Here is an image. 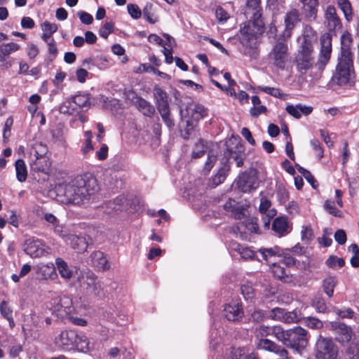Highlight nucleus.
<instances>
[{"mask_svg":"<svg viewBox=\"0 0 359 359\" xmlns=\"http://www.w3.org/2000/svg\"><path fill=\"white\" fill-rule=\"evenodd\" d=\"M311 145L312 146L313 149L316 152V156L319 159L323 158L324 151L321 147V144L319 142V140L313 139L311 140Z\"/></svg>","mask_w":359,"mask_h":359,"instance_id":"60","label":"nucleus"},{"mask_svg":"<svg viewBox=\"0 0 359 359\" xmlns=\"http://www.w3.org/2000/svg\"><path fill=\"white\" fill-rule=\"evenodd\" d=\"M335 330L337 334L336 339L338 341L347 343L351 339L352 330L344 323H339L337 326H336Z\"/></svg>","mask_w":359,"mask_h":359,"instance_id":"25","label":"nucleus"},{"mask_svg":"<svg viewBox=\"0 0 359 359\" xmlns=\"http://www.w3.org/2000/svg\"><path fill=\"white\" fill-rule=\"evenodd\" d=\"M41 28L43 33L41 35V39L45 41L48 42V39H50L51 35L57 32V25L55 23H50L49 22H44L41 25Z\"/></svg>","mask_w":359,"mask_h":359,"instance_id":"37","label":"nucleus"},{"mask_svg":"<svg viewBox=\"0 0 359 359\" xmlns=\"http://www.w3.org/2000/svg\"><path fill=\"white\" fill-rule=\"evenodd\" d=\"M65 242L79 252L85 251L87 248V243L85 238L74 234H70V236H67Z\"/></svg>","mask_w":359,"mask_h":359,"instance_id":"28","label":"nucleus"},{"mask_svg":"<svg viewBox=\"0 0 359 359\" xmlns=\"http://www.w3.org/2000/svg\"><path fill=\"white\" fill-rule=\"evenodd\" d=\"M337 280L335 277L329 276L323 281V288L326 294L331 297L333 295L334 288L336 287Z\"/></svg>","mask_w":359,"mask_h":359,"instance_id":"39","label":"nucleus"},{"mask_svg":"<svg viewBox=\"0 0 359 359\" xmlns=\"http://www.w3.org/2000/svg\"><path fill=\"white\" fill-rule=\"evenodd\" d=\"M305 323L309 327L312 329H320L323 326L322 321L314 317L307 318L305 320Z\"/></svg>","mask_w":359,"mask_h":359,"instance_id":"56","label":"nucleus"},{"mask_svg":"<svg viewBox=\"0 0 359 359\" xmlns=\"http://www.w3.org/2000/svg\"><path fill=\"white\" fill-rule=\"evenodd\" d=\"M284 312L285 309H283L275 308L271 310L269 316L273 320H282V317H283Z\"/></svg>","mask_w":359,"mask_h":359,"instance_id":"61","label":"nucleus"},{"mask_svg":"<svg viewBox=\"0 0 359 359\" xmlns=\"http://www.w3.org/2000/svg\"><path fill=\"white\" fill-rule=\"evenodd\" d=\"M241 290L246 300H251L254 297V290L251 286L243 285L241 286Z\"/></svg>","mask_w":359,"mask_h":359,"instance_id":"59","label":"nucleus"},{"mask_svg":"<svg viewBox=\"0 0 359 359\" xmlns=\"http://www.w3.org/2000/svg\"><path fill=\"white\" fill-rule=\"evenodd\" d=\"M320 48L316 67L320 72L323 71L329 63L332 55V36L330 33L323 34L320 38Z\"/></svg>","mask_w":359,"mask_h":359,"instance_id":"11","label":"nucleus"},{"mask_svg":"<svg viewBox=\"0 0 359 359\" xmlns=\"http://www.w3.org/2000/svg\"><path fill=\"white\" fill-rule=\"evenodd\" d=\"M299 316L294 311H286L285 310L283 317H282V321L290 323L298 321Z\"/></svg>","mask_w":359,"mask_h":359,"instance_id":"57","label":"nucleus"},{"mask_svg":"<svg viewBox=\"0 0 359 359\" xmlns=\"http://www.w3.org/2000/svg\"><path fill=\"white\" fill-rule=\"evenodd\" d=\"M163 121L167 126V127L171 130L175 126V121L171 116L170 107L158 110Z\"/></svg>","mask_w":359,"mask_h":359,"instance_id":"41","label":"nucleus"},{"mask_svg":"<svg viewBox=\"0 0 359 359\" xmlns=\"http://www.w3.org/2000/svg\"><path fill=\"white\" fill-rule=\"evenodd\" d=\"M266 318L265 311L261 309H255L250 314V320L252 322L261 323Z\"/></svg>","mask_w":359,"mask_h":359,"instance_id":"50","label":"nucleus"},{"mask_svg":"<svg viewBox=\"0 0 359 359\" xmlns=\"http://www.w3.org/2000/svg\"><path fill=\"white\" fill-rule=\"evenodd\" d=\"M337 355V349L332 340L320 336L316 344V358L318 359H334Z\"/></svg>","mask_w":359,"mask_h":359,"instance_id":"12","label":"nucleus"},{"mask_svg":"<svg viewBox=\"0 0 359 359\" xmlns=\"http://www.w3.org/2000/svg\"><path fill=\"white\" fill-rule=\"evenodd\" d=\"M259 89L271 96L275 97L281 98L283 95L280 89L277 88H272L268 86H259Z\"/></svg>","mask_w":359,"mask_h":359,"instance_id":"49","label":"nucleus"},{"mask_svg":"<svg viewBox=\"0 0 359 359\" xmlns=\"http://www.w3.org/2000/svg\"><path fill=\"white\" fill-rule=\"evenodd\" d=\"M16 177L20 182H25L27 177V170L25 161L18 159L15 163Z\"/></svg>","mask_w":359,"mask_h":359,"instance_id":"36","label":"nucleus"},{"mask_svg":"<svg viewBox=\"0 0 359 359\" xmlns=\"http://www.w3.org/2000/svg\"><path fill=\"white\" fill-rule=\"evenodd\" d=\"M205 115L203 106L194 104L180 109L182 122L180 123V134L184 140L189 139L194 134L198 121Z\"/></svg>","mask_w":359,"mask_h":359,"instance_id":"3","label":"nucleus"},{"mask_svg":"<svg viewBox=\"0 0 359 359\" xmlns=\"http://www.w3.org/2000/svg\"><path fill=\"white\" fill-rule=\"evenodd\" d=\"M205 152V146L204 144V142L201 140H199L198 142L196 144V150H194L192 153V157L194 158H200L204 155Z\"/></svg>","mask_w":359,"mask_h":359,"instance_id":"52","label":"nucleus"},{"mask_svg":"<svg viewBox=\"0 0 359 359\" xmlns=\"http://www.w3.org/2000/svg\"><path fill=\"white\" fill-rule=\"evenodd\" d=\"M72 103L76 104L79 107H86L90 105L89 97L88 95H76L71 97Z\"/></svg>","mask_w":359,"mask_h":359,"instance_id":"44","label":"nucleus"},{"mask_svg":"<svg viewBox=\"0 0 359 359\" xmlns=\"http://www.w3.org/2000/svg\"><path fill=\"white\" fill-rule=\"evenodd\" d=\"M272 230L279 236H285L290 233V226L287 219L285 217H276L272 224Z\"/></svg>","mask_w":359,"mask_h":359,"instance_id":"21","label":"nucleus"},{"mask_svg":"<svg viewBox=\"0 0 359 359\" xmlns=\"http://www.w3.org/2000/svg\"><path fill=\"white\" fill-rule=\"evenodd\" d=\"M126 198L119 196L112 201H109L105 203V212L107 214H112L114 212L121 211L125 206Z\"/></svg>","mask_w":359,"mask_h":359,"instance_id":"27","label":"nucleus"},{"mask_svg":"<svg viewBox=\"0 0 359 359\" xmlns=\"http://www.w3.org/2000/svg\"><path fill=\"white\" fill-rule=\"evenodd\" d=\"M0 313L3 317L8 320L11 328H13L15 326L13 310L6 301H3L0 304Z\"/></svg>","mask_w":359,"mask_h":359,"instance_id":"35","label":"nucleus"},{"mask_svg":"<svg viewBox=\"0 0 359 359\" xmlns=\"http://www.w3.org/2000/svg\"><path fill=\"white\" fill-rule=\"evenodd\" d=\"M271 271L275 278L283 283H288L291 280V277L286 274L285 269L275 262L272 264Z\"/></svg>","mask_w":359,"mask_h":359,"instance_id":"32","label":"nucleus"},{"mask_svg":"<svg viewBox=\"0 0 359 359\" xmlns=\"http://www.w3.org/2000/svg\"><path fill=\"white\" fill-rule=\"evenodd\" d=\"M72 100L71 98L68 99L67 101L64 102L59 107V111L60 113L64 114H72L74 111V107H72Z\"/></svg>","mask_w":359,"mask_h":359,"instance_id":"55","label":"nucleus"},{"mask_svg":"<svg viewBox=\"0 0 359 359\" xmlns=\"http://www.w3.org/2000/svg\"><path fill=\"white\" fill-rule=\"evenodd\" d=\"M19 49L20 46L15 43L11 42L0 44V62L2 63V69H7L12 66V60L7 59V57Z\"/></svg>","mask_w":359,"mask_h":359,"instance_id":"15","label":"nucleus"},{"mask_svg":"<svg viewBox=\"0 0 359 359\" xmlns=\"http://www.w3.org/2000/svg\"><path fill=\"white\" fill-rule=\"evenodd\" d=\"M55 264L62 278L69 280L73 276V271L62 258H57Z\"/></svg>","mask_w":359,"mask_h":359,"instance_id":"30","label":"nucleus"},{"mask_svg":"<svg viewBox=\"0 0 359 359\" xmlns=\"http://www.w3.org/2000/svg\"><path fill=\"white\" fill-rule=\"evenodd\" d=\"M114 25L111 22H107L100 27L99 34L104 39H107L108 36L113 32Z\"/></svg>","mask_w":359,"mask_h":359,"instance_id":"48","label":"nucleus"},{"mask_svg":"<svg viewBox=\"0 0 359 359\" xmlns=\"http://www.w3.org/2000/svg\"><path fill=\"white\" fill-rule=\"evenodd\" d=\"M231 216L236 219H241L245 217V209L243 206L237 205L233 211L231 212Z\"/></svg>","mask_w":359,"mask_h":359,"instance_id":"62","label":"nucleus"},{"mask_svg":"<svg viewBox=\"0 0 359 359\" xmlns=\"http://www.w3.org/2000/svg\"><path fill=\"white\" fill-rule=\"evenodd\" d=\"M54 303L61 304L65 315L67 316L74 311L72 300L67 296L58 297L54 299Z\"/></svg>","mask_w":359,"mask_h":359,"instance_id":"33","label":"nucleus"},{"mask_svg":"<svg viewBox=\"0 0 359 359\" xmlns=\"http://www.w3.org/2000/svg\"><path fill=\"white\" fill-rule=\"evenodd\" d=\"M306 330L301 327L288 330L285 346L299 352L307 344Z\"/></svg>","mask_w":359,"mask_h":359,"instance_id":"13","label":"nucleus"},{"mask_svg":"<svg viewBox=\"0 0 359 359\" xmlns=\"http://www.w3.org/2000/svg\"><path fill=\"white\" fill-rule=\"evenodd\" d=\"M127 9L129 15L134 19H139L142 15V11L136 4H128Z\"/></svg>","mask_w":359,"mask_h":359,"instance_id":"53","label":"nucleus"},{"mask_svg":"<svg viewBox=\"0 0 359 359\" xmlns=\"http://www.w3.org/2000/svg\"><path fill=\"white\" fill-rule=\"evenodd\" d=\"M231 246L233 250L237 251L241 255V258L246 260L254 259L255 253L249 248L243 247L236 242H233Z\"/></svg>","mask_w":359,"mask_h":359,"instance_id":"31","label":"nucleus"},{"mask_svg":"<svg viewBox=\"0 0 359 359\" xmlns=\"http://www.w3.org/2000/svg\"><path fill=\"white\" fill-rule=\"evenodd\" d=\"M266 111H267V109L265 106L259 104L256 107H252L250 110V113L252 116L257 117L261 114L266 113Z\"/></svg>","mask_w":359,"mask_h":359,"instance_id":"63","label":"nucleus"},{"mask_svg":"<svg viewBox=\"0 0 359 359\" xmlns=\"http://www.w3.org/2000/svg\"><path fill=\"white\" fill-rule=\"evenodd\" d=\"M303 5L306 16L312 20H316L318 15V0H299Z\"/></svg>","mask_w":359,"mask_h":359,"instance_id":"20","label":"nucleus"},{"mask_svg":"<svg viewBox=\"0 0 359 359\" xmlns=\"http://www.w3.org/2000/svg\"><path fill=\"white\" fill-rule=\"evenodd\" d=\"M325 24L329 32H336L341 28V22L337 15L335 7L329 5L326 7L324 13Z\"/></svg>","mask_w":359,"mask_h":359,"instance_id":"14","label":"nucleus"},{"mask_svg":"<svg viewBox=\"0 0 359 359\" xmlns=\"http://www.w3.org/2000/svg\"><path fill=\"white\" fill-rule=\"evenodd\" d=\"M215 15L219 22H225L229 18L228 13L221 6L217 7Z\"/></svg>","mask_w":359,"mask_h":359,"instance_id":"58","label":"nucleus"},{"mask_svg":"<svg viewBox=\"0 0 359 359\" xmlns=\"http://www.w3.org/2000/svg\"><path fill=\"white\" fill-rule=\"evenodd\" d=\"M283 36L276 39L270 53L269 58L276 67L284 69L288 57V46Z\"/></svg>","mask_w":359,"mask_h":359,"instance_id":"9","label":"nucleus"},{"mask_svg":"<svg viewBox=\"0 0 359 359\" xmlns=\"http://www.w3.org/2000/svg\"><path fill=\"white\" fill-rule=\"evenodd\" d=\"M348 359H359V344L351 343L346 351Z\"/></svg>","mask_w":359,"mask_h":359,"instance_id":"46","label":"nucleus"},{"mask_svg":"<svg viewBox=\"0 0 359 359\" xmlns=\"http://www.w3.org/2000/svg\"><path fill=\"white\" fill-rule=\"evenodd\" d=\"M352 43V37L350 33L345 32L341 36V55H343L345 51L348 53L349 56L353 57V53L350 50V46Z\"/></svg>","mask_w":359,"mask_h":359,"instance_id":"40","label":"nucleus"},{"mask_svg":"<svg viewBox=\"0 0 359 359\" xmlns=\"http://www.w3.org/2000/svg\"><path fill=\"white\" fill-rule=\"evenodd\" d=\"M224 315L229 321H239L243 317V311L239 303L231 302L226 304L224 309Z\"/></svg>","mask_w":359,"mask_h":359,"instance_id":"17","label":"nucleus"},{"mask_svg":"<svg viewBox=\"0 0 359 359\" xmlns=\"http://www.w3.org/2000/svg\"><path fill=\"white\" fill-rule=\"evenodd\" d=\"M259 252L264 260L272 264L276 261V257H280L282 255V250L278 246L269 248H261Z\"/></svg>","mask_w":359,"mask_h":359,"instance_id":"26","label":"nucleus"},{"mask_svg":"<svg viewBox=\"0 0 359 359\" xmlns=\"http://www.w3.org/2000/svg\"><path fill=\"white\" fill-rule=\"evenodd\" d=\"M327 265L330 268H334L336 265L339 267H342L345 264V262L343 258H338L336 256H330L326 260Z\"/></svg>","mask_w":359,"mask_h":359,"instance_id":"54","label":"nucleus"},{"mask_svg":"<svg viewBox=\"0 0 359 359\" xmlns=\"http://www.w3.org/2000/svg\"><path fill=\"white\" fill-rule=\"evenodd\" d=\"M46 147L41 143H36L32 147L30 152L32 159V166L34 170L41 172H47L50 167V163L48 157L45 156Z\"/></svg>","mask_w":359,"mask_h":359,"instance_id":"10","label":"nucleus"},{"mask_svg":"<svg viewBox=\"0 0 359 359\" xmlns=\"http://www.w3.org/2000/svg\"><path fill=\"white\" fill-rule=\"evenodd\" d=\"M354 74L353 57L349 56L348 53L345 51L344 55L338 58L332 81L339 86L346 85L354 78Z\"/></svg>","mask_w":359,"mask_h":359,"instance_id":"6","label":"nucleus"},{"mask_svg":"<svg viewBox=\"0 0 359 359\" xmlns=\"http://www.w3.org/2000/svg\"><path fill=\"white\" fill-rule=\"evenodd\" d=\"M334 239L339 245H344L346 241V234L343 229H338L334 233Z\"/></svg>","mask_w":359,"mask_h":359,"instance_id":"64","label":"nucleus"},{"mask_svg":"<svg viewBox=\"0 0 359 359\" xmlns=\"http://www.w3.org/2000/svg\"><path fill=\"white\" fill-rule=\"evenodd\" d=\"M133 104L145 116L151 117L155 113L154 107L140 97H137L135 103Z\"/></svg>","mask_w":359,"mask_h":359,"instance_id":"24","label":"nucleus"},{"mask_svg":"<svg viewBox=\"0 0 359 359\" xmlns=\"http://www.w3.org/2000/svg\"><path fill=\"white\" fill-rule=\"evenodd\" d=\"M298 170L304 177L307 182L312 186L313 188L316 189L318 187V184L317 180L309 170L301 166H298Z\"/></svg>","mask_w":359,"mask_h":359,"instance_id":"45","label":"nucleus"},{"mask_svg":"<svg viewBox=\"0 0 359 359\" xmlns=\"http://www.w3.org/2000/svg\"><path fill=\"white\" fill-rule=\"evenodd\" d=\"M153 94L156 100L158 110L169 107L168 95L161 88L155 86L153 90Z\"/></svg>","mask_w":359,"mask_h":359,"instance_id":"23","label":"nucleus"},{"mask_svg":"<svg viewBox=\"0 0 359 359\" xmlns=\"http://www.w3.org/2000/svg\"><path fill=\"white\" fill-rule=\"evenodd\" d=\"M258 181L255 175L243 173L240 177L238 185L243 192L250 191L257 189L258 187Z\"/></svg>","mask_w":359,"mask_h":359,"instance_id":"18","label":"nucleus"},{"mask_svg":"<svg viewBox=\"0 0 359 359\" xmlns=\"http://www.w3.org/2000/svg\"><path fill=\"white\" fill-rule=\"evenodd\" d=\"M237 145H240L237 147V151H233L231 149H228L224 153L225 156H227L229 158H233L234 161L241 158L242 156H244L242 144L238 143Z\"/></svg>","mask_w":359,"mask_h":359,"instance_id":"47","label":"nucleus"},{"mask_svg":"<svg viewBox=\"0 0 359 359\" xmlns=\"http://www.w3.org/2000/svg\"><path fill=\"white\" fill-rule=\"evenodd\" d=\"M300 20V13L297 9H292L286 13L285 16V29L283 34L284 38L289 39L291 36L292 29Z\"/></svg>","mask_w":359,"mask_h":359,"instance_id":"16","label":"nucleus"},{"mask_svg":"<svg viewBox=\"0 0 359 359\" xmlns=\"http://www.w3.org/2000/svg\"><path fill=\"white\" fill-rule=\"evenodd\" d=\"M230 170V165L228 163V159L224 163L223 165L219 169L217 173L213 177V183L218 185L222 183L226 179Z\"/></svg>","mask_w":359,"mask_h":359,"instance_id":"34","label":"nucleus"},{"mask_svg":"<svg viewBox=\"0 0 359 359\" xmlns=\"http://www.w3.org/2000/svg\"><path fill=\"white\" fill-rule=\"evenodd\" d=\"M98 190L97 180L87 175L77 176L71 182L58 187V191L64 195V202L77 205H86L95 201Z\"/></svg>","mask_w":359,"mask_h":359,"instance_id":"1","label":"nucleus"},{"mask_svg":"<svg viewBox=\"0 0 359 359\" xmlns=\"http://www.w3.org/2000/svg\"><path fill=\"white\" fill-rule=\"evenodd\" d=\"M264 32V26L261 20H250L243 24L240 29L239 40L245 47L244 54L251 57L257 56L258 36Z\"/></svg>","mask_w":359,"mask_h":359,"instance_id":"2","label":"nucleus"},{"mask_svg":"<svg viewBox=\"0 0 359 359\" xmlns=\"http://www.w3.org/2000/svg\"><path fill=\"white\" fill-rule=\"evenodd\" d=\"M90 62H92L93 64L95 65V67L98 68L99 69H103L107 67L108 60L105 57L102 55H97L94 56L93 59L90 60Z\"/></svg>","mask_w":359,"mask_h":359,"instance_id":"51","label":"nucleus"},{"mask_svg":"<svg viewBox=\"0 0 359 359\" xmlns=\"http://www.w3.org/2000/svg\"><path fill=\"white\" fill-rule=\"evenodd\" d=\"M55 343L66 351L76 349L86 353L90 349L88 338L74 330L62 331L55 339Z\"/></svg>","mask_w":359,"mask_h":359,"instance_id":"4","label":"nucleus"},{"mask_svg":"<svg viewBox=\"0 0 359 359\" xmlns=\"http://www.w3.org/2000/svg\"><path fill=\"white\" fill-rule=\"evenodd\" d=\"M294 63L297 70L302 74H305L313 66V46L312 41L307 36L303 37L298 46Z\"/></svg>","mask_w":359,"mask_h":359,"instance_id":"5","label":"nucleus"},{"mask_svg":"<svg viewBox=\"0 0 359 359\" xmlns=\"http://www.w3.org/2000/svg\"><path fill=\"white\" fill-rule=\"evenodd\" d=\"M271 326L261 325L256 327L255 334L258 339L257 342V348L274 353L282 359H287L288 353L285 348L276 344L273 341L264 338L271 334Z\"/></svg>","mask_w":359,"mask_h":359,"instance_id":"7","label":"nucleus"},{"mask_svg":"<svg viewBox=\"0 0 359 359\" xmlns=\"http://www.w3.org/2000/svg\"><path fill=\"white\" fill-rule=\"evenodd\" d=\"M25 252L32 257H40L45 253V250L39 241L27 240L25 243Z\"/></svg>","mask_w":359,"mask_h":359,"instance_id":"22","label":"nucleus"},{"mask_svg":"<svg viewBox=\"0 0 359 359\" xmlns=\"http://www.w3.org/2000/svg\"><path fill=\"white\" fill-rule=\"evenodd\" d=\"M271 334L273 335L278 341L285 344L288 330H284L283 327L278 325L271 326Z\"/></svg>","mask_w":359,"mask_h":359,"instance_id":"42","label":"nucleus"},{"mask_svg":"<svg viewBox=\"0 0 359 359\" xmlns=\"http://www.w3.org/2000/svg\"><path fill=\"white\" fill-rule=\"evenodd\" d=\"M337 4L343 12L345 19L348 22L351 21L353 13L350 1L348 0H337Z\"/></svg>","mask_w":359,"mask_h":359,"instance_id":"38","label":"nucleus"},{"mask_svg":"<svg viewBox=\"0 0 359 359\" xmlns=\"http://www.w3.org/2000/svg\"><path fill=\"white\" fill-rule=\"evenodd\" d=\"M81 288L88 294L97 297H104V290L97 279V276L91 271H83L78 277Z\"/></svg>","mask_w":359,"mask_h":359,"instance_id":"8","label":"nucleus"},{"mask_svg":"<svg viewBox=\"0 0 359 359\" xmlns=\"http://www.w3.org/2000/svg\"><path fill=\"white\" fill-rule=\"evenodd\" d=\"M93 266L99 270H105L108 268L107 260L101 251H95L90 255Z\"/></svg>","mask_w":359,"mask_h":359,"instance_id":"29","label":"nucleus"},{"mask_svg":"<svg viewBox=\"0 0 359 359\" xmlns=\"http://www.w3.org/2000/svg\"><path fill=\"white\" fill-rule=\"evenodd\" d=\"M323 207L330 215L337 217H342V212L335 207L334 202L333 201L329 199L326 200L324 203Z\"/></svg>","mask_w":359,"mask_h":359,"instance_id":"43","label":"nucleus"},{"mask_svg":"<svg viewBox=\"0 0 359 359\" xmlns=\"http://www.w3.org/2000/svg\"><path fill=\"white\" fill-rule=\"evenodd\" d=\"M245 14L252 20H261L262 15L261 0H246Z\"/></svg>","mask_w":359,"mask_h":359,"instance_id":"19","label":"nucleus"}]
</instances>
